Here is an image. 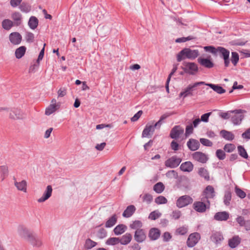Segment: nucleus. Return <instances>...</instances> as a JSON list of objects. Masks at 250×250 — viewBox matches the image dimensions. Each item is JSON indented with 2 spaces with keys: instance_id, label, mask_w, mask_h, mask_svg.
I'll use <instances>...</instances> for the list:
<instances>
[{
  "instance_id": "nucleus-1",
  "label": "nucleus",
  "mask_w": 250,
  "mask_h": 250,
  "mask_svg": "<svg viewBox=\"0 0 250 250\" xmlns=\"http://www.w3.org/2000/svg\"><path fill=\"white\" fill-rule=\"evenodd\" d=\"M199 55V51L198 50L191 49L189 48H185L180 51L177 55V60L179 62L186 59L193 60Z\"/></svg>"
},
{
  "instance_id": "nucleus-2",
  "label": "nucleus",
  "mask_w": 250,
  "mask_h": 250,
  "mask_svg": "<svg viewBox=\"0 0 250 250\" xmlns=\"http://www.w3.org/2000/svg\"><path fill=\"white\" fill-rule=\"evenodd\" d=\"M205 84V83L204 82H199L189 84L179 94V97H183L185 98L188 96H193V92L196 90L197 87L200 85H204Z\"/></svg>"
},
{
  "instance_id": "nucleus-3",
  "label": "nucleus",
  "mask_w": 250,
  "mask_h": 250,
  "mask_svg": "<svg viewBox=\"0 0 250 250\" xmlns=\"http://www.w3.org/2000/svg\"><path fill=\"white\" fill-rule=\"evenodd\" d=\"M183 64V66L182 67V69L186 73L191 75H194L198 71V67L194 62H184Z\"/></svg>"
},
{
  "instance_id": "nucleus-4",
  "label": "nucleus",
  "mask_w": 250,
  "mask_h": 250,
  "mask_svg": "<svg viewBox=\"0 0 250 250\" xmlns=\"http://www.w3.org/2000/svg\"><path fill=\"white\" fill-rule=\"evenodd\" d=\"M210 207L209 201H196L193 204V208L197 212L203 213L206 211L207 208H209Z\"/></svg>"
},
{
  "instance_id": "nucleus-5",
  "label": "nucleus",
  "mask_w": 250,
  "mask_h": 250,
  "mask_svg": "<svg viewBox=\"0 0 250 250\" xmlns=\"http://www.w3.org/2000/svg\"><path fill=\"white\" fill-rule=\"evenodd\" d=\"M246 111L242 109H236L232 110V113H234V115H231V122L234 125H240L244 118L243 113Z\"/></svg>"
},
{
  "instance_id": "nucleus-6",
  "label": "nucleus",
  "mask_w": 250,
  "mask_h": 250,
  "mask_svg": "<svg viewBox=\"0 0 250 250\" xmlns=\"http://www.w3.org/2000/svg\"><path fill=\"white\" fill-rule=\"evenodd\" d=\"M193 202V199L188 195H184L180 197L176 202L177 206L179 208L185 207Z\"/></svg>"
},
{
  "instance_id": "nucleus-7",
  "label": "nucleus",
  "mask_w": 250,
  "mask_h": 250,
  "mask_svg": "<svg viewBox=\"0 0 250 250\" xmlns=\"http://www.w3.org/2000/svg\"><path fill=\"white\" fill-rule=\"evenodd\" d=\"M203 197L201 198L202 201H209V199H212L215 196L214 188L211 186H208L203 192Z\"/></svg>"
},
{
  "instance_id": "nucleus-8",
  "label": "nucleus",
  "mask_w": 250,
  "mask_h": 250,
  "mask_svg": "<svg viewBox=\"0 0 250 250\" xmlns=\"http://www.w3.org/2000/svg\"><path fill=\"white\" fill-rule=\"evenodd\" d=\"M182 161L180 158H178L176 156H173L167 160L165 162L166 167L171 168L177 167Z\"/></svg>"
},
{
  "instance_id": "nucleus-9",
  "label": "nucleus",
  "mask_w": 250,
  "mask_h": 250,
  "mask_svg": "<svg viewBox=\"0 0 250 250\" xmlns=\"http://www.w3.org/2000/svg\"><path fill=\"white\" fill-rule=\"evenodd\" d=\"M9 117L11 119L16 120L24 118V116L22 111L17 108H11L9 111Z\"/></svg>"
},
{
  "instance_id": "nucleus-10",
  "label": "nucleus",
  "mask_w": 250,
  "mask_h": 250,
  "mask_svg": "<svg viewBox=\"0 0 250 250\" xmlns=\"http://www.w3.org/2000/svg\"><path fill=\"white\" fill-rule=\"evenodd\" d=\"M200 235L198 232H194L190 234L187 240V245L188 247H194L200 239Z\"/></svg>"
},
{
  "instance_id": "nucleus-11",
  "label": "nucleus",
  "mask_w": 250,
  "mask_h": 250,
  "mask_svg": "<svg viewBox=\"0 0 250 250\" xmlns=\"http://www.w3.org/2000/svg\"><path fill=\"white\" fill-rule=\"evenodd\" d=\"M184 131L183 127L180 125H176L172 128L170 133V137L172 139H178L181 135L183 134Z\"/></svg>"
},
{
  "instance_id": "nucleus-12",
  "label": "nucleus",
  "mask_w": 250,
  "mask_h": 250,
  "mask_svg": "<svg viewBox=\"0 0 250 250\" xmlns=\"http://www.w3.org/2000/svg\"><path fill=\"white\" fill-rule=\"evenodd\" d=\"M52 191V186L50 185L47 186L42 197L38 199V202L43 203L48 200L51 196Z\"/></svg>"
},
{
  "instance_id": "nucleus-13",
  "label": "nucleus",
  "mask_w": 250,
  "mask_h": 250,
  "mask_svg": "<svg viewBox=\"0 0 250 250\" xmlns=\"http://www.w3.org/2000/svg\"><path fill=\"white\" fill-rule=\"evenodd\" d=\"M18 232L21 238L24 239L26 241H27L32 234L27 229L21 225L19 226L18 228Z\"/></svg>"
},
{
  "instance_id": "nucleus-14",
  "label": "nucleus",
  "mask_w": 250,
  "mask_h": 250,
  "mask_svg": "<svg viewBox=\"0 0 250 250\" xmlns=\"http://www.w3.org/2000/svg\"><path fill=\"white\" fill-rule=\"evenodd\" d=\"M9 40L14 45H18L21 43L22 40V36L18 32H12L9 35Z\"/></svg>"
},
{
  "instance_id": "nucleus-15",
  "label": "nucleus",
  "mask_w": 250,
  "mask_h": 250,
  "mask_svg": "<svg viewBox=\"0 0 250 250\" xmlns=\"http://www.w3.org/2000/svg\"><path fill=\"white\" fill-rule=\"evenodd\" d=\"M192 157L194 160L201 163H206L208 159L207 156L205 154L200 151L193 153L192 154Z\"/></svg>"
},
{
  "instance_id": "nucleus-16",
  "label": "nucleus",
  "mask_w": 250,
  "mask_h": 250,
  "mask_svg": "<svg viewBox=\"0 0 250 250\" xmlns=\"http://www.w3.org/2000/svg\"><path fill=\"white\" fill-rule=\"evenodd\" d=\"M13 180L14 186L18 190L22 191L24 193L27 192V182L25 180H23L20 182H18L15 177L13 178Z\"/></svg>"
},
{
  "instance_id": "nucleus-17",
  "label": "nucleus",
  "mask_w": 250,
  "mask_h": 250,
  "mask_svg": "<svg viewBox=\"0 0 250 250\" xmlns=\"http://www.w3.org/2000/svg\"><path fill=\"white\" fill-rule=\"evenodd\" d=\"M223 239V236L220 232H212L210 236V240L216 245L220 244Z\"/></svg>"
},
{
  "instance_id": "nucleus-18",
  "label": "nucleus",
  "mask_w": 250,
  "mask_h": 250,
  "mask_svg": "<svg viewBox=\"0 0 250 250\" xmlns=\"http://www.w3.org/2000/svg\"><path fill=\"white\" fill-rule=\"evenodd\" d=\"M198 62L202 66L207 68H211L214 66L213 62L208 59L199 57L197 59Z\"/></svg>"
},
{
  "instance_id": "nucleus-19",
  "label": "nucleus",
  "mask_w": 250,
  "mask_h": 250,
  "mask_svg": "<svg viewBox=\"0 0 250 250\" xmlns=\"http://www.w3.org/2000/svg\"><path fill=\"white\" fill-rule=\"evenodd\" d=\"M229 214L227 211H221L216 213L214 219L219 221H225L229 218Z\"/></svg>"
},
{
  "instance_id": "nucleus-20",
  "label": "nucleus",
  "mask_w": 250,
  "mask_h": 250,
  "mask_svg": "<svg viewBox=\"0 0 250 250\" xmlns=\"http://www.w3.org/2000/svg\"><path fill=\"white\" fill-rule=\"evenodd\" d=\"M27 241L33 247H40L42 245V242L40 238L37 236L34 235L33 234H32L27 240Z\"/></svg>"
},
{
  "instance_id": "nucleus-21",
  "label": "nucleus",
  "mask_w": 250,
  "mask_h": 250,
  "mask_svg": "<svg viewBox=\"0 0 250 250\" xmlns=\"http://www.w3.org/2000/svg\"><path fill=\"white\" fill-rule=\"evenodd\" d=\"M146 235L143 229H141L136 230L134 235V239L137 242L139 243L142 242L146 239Z\"/></svg>"
},
{
  "instance_id": "nucleus-22",
  "label": "nucleus",
  "mask_w": 250,
  "mask_h": 250,
  "mask_svg": "<svg viewBox=\"0 0 250 250\" xmlns=\"http://www.w3.org/2000/svg\"><path fill=\"white\" fill-rule=\"evenodd\" d=\"M200 146L198 141L194 139H190L187 142V146L191 151H195L198 149Z\"/></svg>"
},
{
  "instance_id": "nucleus-23",
  "label": "nucleus",
  "mask_w": 250,
  "mask_h": 250,
  "mask_svg": "<svg viewBox=\"0 0 250 250\" xmlns=\"http://www.w3.org/2000/svg\"><path fill=\"white\" fill-rule=\"evenodd\" d=\"M160 234L159 229L157 228H152L149 230L148 237L151 240L154 241L159 238Z\"/></svg>"
},
{
  "instance_id": "nucleus-24",
  "label": "nucleus",
  "mask_w": 250,
  "mask_h": 250,
  "mask_svg": "<svg viewBox=\"0 0 250 250\" xmlns=\"http://www.w3.org/2000/svg\"><path fill=\"white\" fill-rule=\"evenodd\" d=\"M180 168L183 171L190 172L193 169V165L191 162L187 161L181 165Z\"/></svg>"
},
{
  "instance_id": "nucleus-25",
  "label": "nucleus",
  "mask_w": 250,
  "mask_h": 250,
  "mask_svg": "<svg viewBox=\"0 0 250 250\" xmlns=\"http://www.w3.org/2000/svg\"><path fill=\"white\" fill-rule=\"evenodd\" d=\"M153 125H146L142 133L143 137H147L152 135L154 131Z\"/></svg>"
},
{
  "instance_id": "nucleus-26",
  "label": "nucleus",
  "mask_w": 250,
  "mask_h": 250,
  "mask_svg": "<svg viewBox=\"0 0 250 250\" xmlns=\"http://www.w3.org/2000/svg\"><path fill=\"white\" fill-rule=\"evenodd\" d=\"M204 85H206L210 87L218 94H221L226 92V90L218 84L205 83Z\"/></svg>"
},
{
  "instance_id": "nucleus-27",
  "label": "nucleus",
  "mask_w": 250,
  "mask_h": 250,
  "mask_svg": "<svg viewBox=\"0 0 250 250\" xmlns=\"http://www.w3.org/2000/svg\"><path fill=\"white\" fill-rule=\"evenodd\" d=\"M136 210V208L133 205L128 206L123 213L124 217L128 218L132 216Z\"/></svg>"
},
{
  "instance_id": "nucleus-28",
  "label": "nucleus",
  "mask_w": 250,
  "mask_h": 250,
  "mask_svg": "<svg viewBox=\"0 0 250 250\" xmlns=\"http://www.w3.org/2000/svg\"><path fill=\"white\" fill-rule=\"evenodd\" d=\"M241 239L238 236H235L229 241V245L231 248H235L240 243Z\"/></svg>"
},
{
  "instance_id": "nucleus-29",
  "label": "nucleus",
  "mask_w": 250,
  "mask_h": 250,
  "mask_svg": "<svg viewBox=\"0 0 250 250\" xmlns=\"http://www.w3.org/2000/svg\"><path fill=\"white\" fill-rule=\"evenodd\" d=\"M11 18L15 21L17 25H19L21 23L22 15L19 12H14L11 15Z\"/></svg>"
},
{
  "instance_id": "nucleus-30",
  "label": "nucleus",
  "mask_w": 250,
  "mask_h": 250,
  "mask_svg": "<svg viewBox=\"0 0 250 250\" xmlns=\"http://www.w3.org/2000/svg\"><path fill=\"white\" fill-rule=\"evenodd\" d=\"M26 48L24 46H21L16 49L15 54L16 58H21L25 53Z\"/></svg>"
},
{
  "instance_id": "nucleus-31",
  "label": "nucleus",
  "mask_w": 250,
  "mask_h": 250,
  "mask_svg": "<svg viewBox=\"0 0 250 250\" xmlns=\"http://www.w3.org/2000/svg\"><path fill=\"white\" fill-rule=\"evenodd\" d=\"M127 227L123 224L117 225L114 229L113 231L115 235H119L123 234L126 230Z\"/></svg>"
},
{
  "instance_id": "nucleus-32",
  "label": "nucleus",
  "mask_w": 250,
  "mask_h": 250,
  "mask_svg": "<svg viewBox=\"0 0 250 250\" xmlns=\"http://www.w3.org/2000/svg\"><path fill=\"white\" fill-rule=\"evenodd\" d=\"M38 23V19L34 16H31L29 20L28 24L31 29L34 30L37 27Z\"/></svg>"
},
{
  "instance_id": "nucleus-33",
  "label": "nucleus",
  "mask_w": 250,
  "mask_h": 250,
  "mask_svg": "<svg viewBox=\"0 0 250 250\" xmlns=\"http://www.w3.org/2000/svg\"><path fill=\"white\" fill-rule=\"evenodd\" d=\"M131 239V235L130 233H126L120 238V243L122 245H125L129 243Z\"/></svg>"
},
{
  "instance_id": "nucleus-34",
  "label": "nucleus",
  "mask_w": 250,
  "mask_h": 250,
  "mask_svg": "<svg viewBox=\"0 0 250 250\" xmlns=\"http://www.w3.org/2000/svg\"><path fill=\"white\" fill-rule=\"evenodd\" d=\"M117 221V216L116 214H114L106 222L105 227L106 228H111L116 223Z\"/></svg>"
},
{
  "instance_id": "nucleus-35",
  "label": "nucleus",
  "mask_w": 250,
  "mask_h": 250,
  "mask_svg": "<svg viewBox=\"0 0 250 250\" xmlns=\"http://www.w3.org/2000/svg\"><path fill=\"white\" fill-rule=\"evenodd\" d=\"M60 105H54L50 104L45 109V114L50 115L60 108Z\"/></svg>"
},
{
  "instance_id": "nucleus-36",
  "label": "nucleus",
  "mask_w": 250,
  "mask_h": 250,
  "mask_svg": "<svg viewBox=\"0 0 250 250\" xmlns=\"http://www.w3.org/2000/svg\"><path fill=\"white\" fill-rule=\"evenodd\" d=\"M199 175L204 178L205 180H209V175L208 171L204 167H200L198 169Z\"/></svg>"
},
{
  "instance_id": "nucleus-37",
  "label": "nucleus",
  "mask_w": 250,
  "mask_h": 250,
  "mask_svg": "<svg viewBox=\"0 0 250 250\" xmlns=\"http://www.w3.org/2000/svg\"><path fill=\"white\" fill-rule=\"evenodd\" d=\"M220 134L224 139L227 140H232L234 138V135L231 132L225 130H221Z\"/></svg>"
},
{
  "instance_id": "nucleus-38",
  "label": "nucleus",
  "mask_w": 250,
  "mask_h": 250,
  "mask_svg": "<svg viewBox=\"0 0 250 250\" xmlns=\"http://www.w3.org/2000/svg\"><path fill=\"white\" fill-rule=\"evenodd\" d=\"M217 53H219L223 59L229 57V51L222 47H218Z\"/></svg>"
},
{
  "instance_id": "nucleus-39",
  "label": "nucleus",
  "mask_w": 250,
  "mask_h": 250,
  "mask_svg": "<svg viewBox=\"0 0 250 250\" xmlns=\"http://www.w3.org/2000/svg\"><path fill=\"white\" fill-rule=\"evenodd\" d=\"M13 26V22L9 19L4 20L2 22V26L5 30H9Z\"/></svg>"
},
{
  "instance_id": "nucleus-40",
  "label": "nucleus",
  "mask_w": 250,
  "mask_h": 250,
  "mask_svg": "<svg viewBox=\"0 0 250 250\" xmlns=\"http://www.w3.org/2000/svg\"><path fill=\"white\" fill-rule=\"evenodd\" d=\"M165 189V186L161 182L156 184L153 187V190L158 193H162Z\"/></svg>"
},
{
  "instance_id": "nucleus-41",
  "label": "nucleus",
  "mask_w": 250,
  "mask_h": 250,
  "mask_svg": "<svg viewBox=\"0 0 250 250\" xmlns=\"http://www.w3.org/2000/svg\"><path fill=\"white\" fill-rule=\"evenodd\" d=\"M97 245V243L90 238L86 239L84 244V247L86 249L89 250L95 247Z\"/></svg>"
},
{
  "instance_id": "nucleus-42",
  "label": "nucleus",
  "mask_w": 250,
  "mask_h": 250,
  "mask_svg": "<svg viewBox=\"0 0 250 250\" xmlns=\"http://www.w3.org/2000/svg\"><path fill=\"white\" fill-rule=\"evenodd\" d=\"M19 9L22 12L27 13L31 10V7L28 4L23 2L19 6Z\"/></svg>"
},
{
  "instance_id": "nucleus-43",
  "label": "nucleus",
  "mask_w": 250,
  "mask_h": 250,
  "mask_svg": "<svg viewBox=\"0 0 250 250\" xmlns=\"http://www.w3.org/2000/svg\"><path fill=\"white\" fill-rule=\"evenodd\" d=\"M142 226V223L139 220H136L134 222H133L130 225V228L132 229H141L140 228Z\"/></svg>"
},
{
  "instance_id": "nucleus-44",
  "label": "nucleus",
  "mask_w": 250,
  "mask_h": 250,
  "mask_svg": "<svg viewBox=\"0 0 250 250\" xmlns=\"http://www.w3.org/2000/svg\"><path fill=\"white\" fill-rule=\"evenodd\" d=\"M0 169L1 172V177H2V179L3 180L8 175V168L6 166H2L0 167Z\"/></svg>"
},
{
  "instance_id": "nucleus-45",
  "label": "nucleus",
  "mask_w": 250,
  "mask_h": 250,
  "mask_svg": "<svg viewBox=\"0 0 250 250\" xmlns=\"http://www.w3.org/2000/svg\"><path fill=\"white\" fill-rule=\"evenodd\" d=\"M120 243V238L117 237H111L108 239L106 241V244L108 245H115Z\"/></svg>"
},
{
  "instance_id": "nucleus-46",
  "label": "nucleus",
  "mask_w": 250,
  "mask_h": 250,
  "mask_svg": "<svg viewBox=\"0 0 250 250\" xmlns=\"http://www.w3.org/2000/svg\"><path fill=\"white\" fill-rule=\"evenodd\" d=\"M161 215V213L159 211L155 210L149 214L148 218L152 220H155L159 218Z\"/></svg>"
},
{
  "instance_id": "nucleus-47",
  "label": "nucleus",
  "mask_w": 250,
  "mask_h": 250,
  "mask_svg": "<svg viewBox=\"0 0 250 250\" xmlns=\"http://www.w3.org/2000/svg\"><path fill=\"white\" fill-rule=\"evenodd\" d=\"M166 175L167 178H170V179H172V178L177 179L178 176L177 172L175 170H171L168 171L166 173Z\"/></svg>"
},
{
  "instance_id": "nucleus-48",
  "label": "nucleus",
  "mask_w": 250,
  "mask_h": 250,
  "mask_svg": "<svg viewBox=\"0 0 250 250\" xmlns=\"http://www.w3.org/2000/svg\"><path fill=\"white\" fill-rule=\"evenodd\" d=\"M25 39L27 42H33L34 41V35L31 32H27L25 33Z\"/></svg>"
},
{
  "instance_id": "nucleus-49",
  "label": "nucleus",
  "mask_w": 250,
  "mask_h": 250,
  "mask_svg": "<svg viewBox=\"0 0 250 250\" xmlns=\"http://www.w3.org/2000/svg\"><path fill=\"white\" fill-rule=\"evenodd\" d=\"M155 202L158 205L165 204L167 202V200L163 196H159L155 199Z\"/></svg>"
},
{
  "instance_id": "nucleus-50",
  "label": "nucleus",
  "mask_w": 250,
  "mask_h": 250,
  "mask_svg": "<svg viewBox=\"0 0 250 250\" xmlns=\"http://www.w3.org/2000/svg\"><path fill=\"white\" fill-rule=\"evenodd\" d=\"M231 199V194L230 192L227 191L225 193V196H224V204L228 206L229 204V202Z\"/></svg>"
},
{
  "instance_id": "nucleus-51",
  "label": "nucleus",
  "mask_w": 250,
  "mask_h": 250,
  "mask_svg": "<svg viewBox=\"0 0 250 250\" xmlns=\"http://www.w3.org/2000/svg\"><path fill=\"white\" fill-rule=\"evenodd\" d=\"M235 149V146L232 144H227L224 147V150L229 153L232 152Z\"/></svg>"
},
{
  "instance_id": "nucleus-52",
  "label": "nucleus",
  "mask_w": 250,
  "mask_h": 250,
  "mask_svg": "<svg viewBox=\"0 0 250 250\" xmlns=\"http://www.w3.org/2000/svg\"><path fill=\"white\" fill-rule=\"evenodd\" d=\"M238 150L239 154L244 158L247 159L248 157V155L245 149V148L242 146H239L238 147Z\"/></svg>"
},
{
  "instance_id": "nucleus-53",
  "label": "nucleus",
  "mask_w": 250,
  "mask_h": 250,
  "mask_svg": "<svg viewBox=\"0 0 250 250\" xmlns=\"http://www.w3.org/2000/svg\"><path fill=\"white\" fill-rule=\"evenodd\" d=\"M239 61V55L237 53L232 52L231 53V61L234 65H236Z\"/></svg>"
},
{
  "instance_id": "nucleus-54",
  "label": "nucleus",
  "mask_w": 250,
  "mask_h": 250,
  "mask_svg": "<svg viewBox=\"0 0 250 250\" xmlns=\"http://www.w3.org/2000/svg\"><path fill=\"white\" fill-rule=\"evenodd\" d=\"M204 49L205 51L209 52L214 55L217 54L218 47L216 48L212 46H205Z\"/></svg>"
},
{
  "instance_id": "nucleus-55",
  "label": "nucleus",
  "mask_w": 250,
  "mask_h": 250,
  "mask_svg": "<svg viewBox=\"0 0 250 250\" xmlns=\"http://www.w3.org/2000/svg\"><path fill=\"white\" fill-rule=\"evenodd\" d=\"M216 156L219 160H224L226 158V154L222 149H217L216 151Z\"/></svg>"
},
{
  "instance_id": "nucleus-56",
  "label": "nucleus",
  "mask_w": 250,
  "mask_h": 250,
  "mask_svg": "<svg viewBox=\"0 0 250 250\" xmlns=\"http://www.w3.org/2000/svg\"><path fill=\"white\" fill-rule=\"evenodd\" d=\"M235 191L236 195L242 199L244 198L246 196V193L237 187H235Z\"/></svg>"
},
{
  "instance_id": "nucleus-57",
  "label": "nucleus",
  "mask_w": 250,
  "mask_h": 250,
  "mask_svg": "<svg viewBox=\"0 0 250 250\" xmlns=\"http://www.w3.org/2000/svg\"><path fill=\"white\" fill-rule=\"evenodd\" d=\"M142 199L143 202H145L147 204H149L152 201L153 197L151 195L147 193L142 196Z\"/></svg>"
},
{
  "instance_id": "nucleus-58",
  "label": "nucleus",
  "mask_w": 250,
  "mask_h": 250,
  "mask_svg": "<svg viewBox=\"0 0 250 250\" xmlns=\"http://www.w3.org/2000/svg\"><path fill=\"white\" fill-rule=\"evenodd\" d=\"M193 39L192 36H188L187 37H181L178 38L176 40L175 42L178 43L185 42L188 41H190Z\"/></svg>"
},
{
  "instance_id": "nucleus-59",
  "label": "nucleus",
  "mask_w": 250,
  "mask_h": 250,
  "mask_svg": "<svg viewBox=\"0 0 250 250\" xmlns=\"http://www.w3.org/2000/svg\"><path fill=\"white\" fill-rule=\"evenodd\" d=\"M236 221L239 224L240 226L244 227V226H245L246 221L245 220V219L243 216H238L236 218Z\"/></svg>"
},
{
  "instance_id": "nucleus-60",
  "label": "nucleus",
  "mask_w": 250,
  "mask_h": 250,
  "mask_svg": "<svg viewBox=\"0 0 250 250\" xmlns=\"http://www.w3.org/2000/svg\"><path fill=\"white\" fill-rule=\"evenodd\" d=\"M231 114H232V110L227 112H221L220 114V116L224 119H228L231 117Z\"/></svg>"
},
{
  "instance_id": "nucleus-61",
  "label": "nucleus",
  "mask_w": 250,
  "mask_h": 250,
  "mask_svg": "<svg viewBox=\"0 0 250 250\" xmlns=\"http://www.w3.org/2000/svg\"><path fill=\"white\" fill-rule=\"evenodd\" d=\"M200 141L201 143L204 146H212V143L207 139L201 138Z\"/></svg>"
},
{
  "instance_id": "nucleus-62",
  "label": "nucleus",
  "mask_w": 250,
  "mask_h": 250,
  "mask_svg": "<svg viewBox=\"0 0 250 250\" xmlns=\"http://www.w3.org/2000/svg\"><path fill=\"white\" fill-rule=\"evenodd\" d=\"M188 231V229L186 227H181L176 230V233L180 235H184Z\"/></svg>"
},
{
  "instance_id": "nucleus-63",
  "label": "nucleus",
  "mask_w": 250,
  "mask_h": 250,
  "mask_svg": "<svg viewBox=\"0 0 250 250\" xmlns=\"http://www.w3.org/2000/svg\"><path fill=\"white\" fill-rule=\"evenodd\" d=\"M143 114V111L142 110L139 111L137 113H136L131 118V121L132 122H136L137 121L141 115Z\"/></svg>"
},
{
  "instance_id": "nucleus-64",
  "label": "nucleus",
  "mask_w": 250,
  "mask_h": 250,
  "mask_svg": "<svg viewBox=\"0 0 250 250\" xmlns=\"http://www.w3.org/2000/svg\"><path fill=\"white\" fill-rule=\"evenodd\" d=\"M106 234V231L104 229H100L98 232V236L100 238H104Z\"/></svg>"
}]
</instances>
